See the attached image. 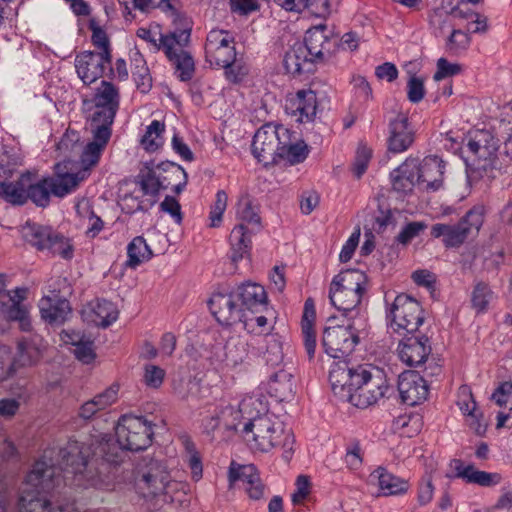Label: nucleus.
Instances as JSON below:
<instances>
[{
    "label": "nucleus",
    "mask_w": 512,
    "mask_h": 512,
    "mask_svg": "<svg viewBox=\"0 0 512 512\" xmlns=\"http://www.w3.org/2000/svg\"><path fill=\"white\" fill-rule=\"evenodd\" d=\"M98 444L91 448L78 441H68L65 446L49 448L39 460H45L59 471L73 474L77 485L85 488H109L113 481L111 464L97 454Z\"/></svg>",
    "instance_id": "f257e3e1"
},
{
    "label": "nucleus",
    "mask_w": 512,
    "mask_h": 512,
    "mask_svg": "<svg viewBox=\"0 0 512 512\" xmlns=\"http://www.w3.org/2000/svg\"><path fill=\"white\" fill-rule=\"evenodd\" d=\"M116 441L104 436L98 442L97 454L101 455L111 467L123 461L124 450L140 451L150 446L153 430L151 422L142 416L123 415L115 428Z\"/></svg>",
    "instance_id": "f03ea898"
},
{
    "label": "nucleus",
    "mask_w": 512,
    "mask_h": 512,
    "mask_svg": "<svg viewBox=\"0 0 512 512\" xmlns=\"http://www.w3.org/2000/svg\"><path fill=\"white\" fill-rule=\"evenodd\" d=\"M55 467L37 460L28 472L19 497V512H80L73 503L53 505L44 493L54 486Z\"/></svg>",
    "instance_id": "7ed1b4c3"
},
{
    "label": "nucleus",
    "mask_w": 512,
    "mask_h": 512,
    "mask_svg": "<svg viewBox=\"0 0 512 512\" xmlns=\"http://www.w3.org/2000/svg\"><path fill=\"white\" fill-rule=\"evenodd\" d=\"M261 407L254 416L243 423L242 432L251 446L261 452H268L274 447L283 449V458L289 462L294 452L295 437L291 429L286 428L277 418L261 414Z\"/></svg>",
    "instance_id": "20e7f679"
},
{
    "label": "nucleus",
    "mask_w": 512,
    "mask_h": 512,
    "mask_svg": "<svg viewBox=\"0 0 512 512\" xmlns=\"http://www.w3.org/2000/svg\"><path fill=\"white\" fill-rule=\"evenodd\" d=\"M466 147L474 157L467 172L469 181L493 178L498 165L500 140L489 130H477L469 136Z\"/></svg>",
    "instance_id": "39448f33"
},
{
    "label": "nucleus",
    "mask_w": 512,
    "mask_h": 512,
    "mask_svg": "<svg viewBox=\"0 0 512 512\" xmlns=\"http://www.w3.org/2000/svg\"><path fill=\"white\" fill-rule=\"evenodd\" d=\"M485 217V209L481 205L471 208L457 223H436L431 227V235L441 238L446 248H458L470 236L479 233Z\"/></svg>",
    "instance_id": "423d86ee"
},
{
    "label": "nucleus",
    "mask_w": 512,
    "mask_h": 512,
    "mask_svg": "<svg viewBox=\"0 0 512 512\" xmlns=\"http://www.w3.org/2000/svg\"><path fill=\"white\" fill-rule=\"evenodd\" d=\"M191 25L184 20L181 29H174L164 38V53L172 65L175 67L178 78L181 81H189L195 72V63L193 57L185 47L190 41Z\"/></svg>",
    "instance_id": "0eeeda50"
},
{
    "label": "nucleus",
    "mask_w": 512,
    "mask_h": 512,
    "mask_svg": "<svg viewBox=\"0 0 512 512\" xmlns=\"http://www.w3.org/2000/svg\"><path fill=\"white\" fill-rule=\"evenodd\" d=\"M177 483L171 481L166 466L159 460L145 457L138 464L136 487L144 498L168 494Z\"/></svg>",
    "instance_id": "6e6552de"
},
{
    "label": "nucleus",
    "mask_w": 512,
    "mask_h": 512,
    "mask_svg": "<svg viewBox=\"0 0 512 512\" xmlns=\"http://www.w3.org/2000/svg\"><path fill=\"white\" fill-rule=\"evenodd\" d=\"M287 140L288 129L282 125L265 124L254 135L252 153L265 166L276 164L281 143Z\"/></svg>",
    "instance_id": "1a4fd4ad"
},
{
    "label": "nucleus",
    "mask_w": 512,
    "mask_h": 512,
    "mask_svg": "<svg viewBox=\"0 0 512 512\" xmlns=\"http://www.w3.org/2000/svg\"><path fill=\"white\" fill-rule=\"evenodd\" d=\"M92 102L95 110L91 116L90 125L111 128L119 109L118 88L111 82L101 81L100 86L95 90Z\"/></svg>",
    "instance_id": "9d476101"
},
{
    "label": "nucleus",
    "mask_w": 512,
    "mask_h": 512,
    "mask_svg": "<svg viewBox=\"0 0 512 512\" xmlns=\"http://www.w3.org/2000/svg\"><path fill=\"white\" fill-rule=\"evenodd\" d=\"M358 343L359 330L354 322L327 327L323 332V348L332 358L349 355Z\"/></svg>",
    "instance_id": "9b49d317"
},
{
    "label": "nucleus",
    "mask_w": 512,
    "mask_h": 512,
    "mask_svg": "<svg viewBox=\"0 0 512 512\" xmlns=\"http://www.w3.org/2000/svg\"><path fill=\"white\" fill-rule=\"evenodd\" d=\"M389 315L392 317V325L396 331L403 330L407 333H414L424 322L420 303L405 294L395 297Z\"/></svg>",
    "instance_id": "f8f14e48"
},
{
    "label": "nucleus",
    "mask_w": 512,
    "mask_h": 512,
    "mask_svg": "<svg viewBox=\"0 0 512 512\" xmlns=\"http://www.w3.org/2000/svg\"><path fill=\"white\" fill-rule=\"evenodd\" d=\"M233 35L226 30H211L206 38L205 56L211 66H227L236 56Z\"/></svg>",
    "instance_id": "ddd939ff"
},
{
    "label": "nucleus",
    "mask_w": 512,
    "mask_h": 512,
    "mask_svg": "<svg viewBox=\"0 0 512 512\" xmlns=\"http://www.w3.org/2000/svg\"><path fill=\"white\" fill-rule=\"evenodd\" d=\"M303 44L311 60L324 62L331 59L338 51L339 38L333 35L325 25H318L306 32Z\"/></svg>",
    "instance_id": "4468645a"
},
{
    "label": "nucleus",
    "mask_w": 512,
    "mask_h": 512,
    "mask_svg": "<svg viewBox=\"0 0 512 512\" xmlns=\"http://www.w3.org/2000/svg\"><path fill=\"white\" fill-rule=\"evenodd\" d=\"M111 54L83 51L75 57L78 77L85 85H90L101 78L106 68H111Z\"/></svg>",
    "instance_id": "2eb2a0df"
},
{
    "label": "nucleus",
    "mask_w": 512,
    "mask_h": 512,
    "mask_svg": "<svg viewBox=\"0 0 512 512\" xmlns=\"http://www.w3.org/2000/svg\"><path fill=\"white\" fill-rule=\"evenodd\" d=\"M230 486L237 483L247 492L253 500H259L264 494V485L260 479L257 468L252 465H240L232 462L229 468Z\"/></svg>",
    "instance_id": "dca6fc26"
},
{
    "label": "nucleus",
    "mask_w": 512,
    "mask_h": 512,
    "mask_svg": "<svg viewBox=\"0 0 512 512\" xmlns=\"http://www.w3.org/2000/svg\"><path fill=\"white\" fill-rule=\"evenodd\" d=\"M93 140L85 146L82 144L80 162L82 166L81 171H88L98 164L103 150L110 140L112 130L109 127H102L98 125H90Z\"/></svg>",
    "instance_id": "f3484780"
},
{
    "label": "nucleus",
    "mask_w": 512,
    "mask_h": 512,
    "mask_svg": "<svg viewBox=\"0 0 512 512\" xmlns=\"http://www.w3.org/2000/svg\"><path fill=\"white\" fill-rule=\"evenodd\" d=\"M236 301L234 292L230 294L216 293L210 298L208 304L218 322L224 325H231L242 320L245 316V313H242V309Z\"/></svg>",
    "instance_id": "a211bd4d"
},
{
    "label": "nucleus",
    "mask_w": 512,
    "mask_h": 512,
    "mask_svg": "<svg viewBox=\"0 0 512 512\" xmlns=\"http://www.w3.org/2000/svg\"><path fill=\"white\" fill-rule=\"evenodd\" d=\"M457 406L465 416L467 425L477 434L483 435L487 429L483 413L478 408L469 386H461L458 393Z\"/></svg>",
    "instance_id": "6ab92c4d"
},
{
    "label": "nucleus",
    "mask_w": 512,
    "mask_h": 512,
    "mask_svg": "<svg viewBox=\"0 0 512 512\" xmlns=\"http://www.w3.org/2000/svg\"><path fill=\"white\" fill-rule=\"evenodd\" d=\"M444 163L438 156H428L420 163L417 160L418 185L427 191H437L443 183Z\"/></svg>",
    "instance_id": "aec40b11"
},
{
    "label": "nucleus",
    "mask_w": 512,
    "mask_h": 512,
    "mask_svg": "<svg viewBox=\"0 0 512 512\" xmlns=\"http://www.w3.org/2000/svg\"><path fill=\"white\" fill-rule=\"evenodd\" d=\"M234 293L237 301L240 302L238 304L242 309V313L246 310L257 313L267 307V293L264 287L257 283H242Z\"/></svg>",
    "instance_id": "412c9836"
},
{
    "label": "nucleus",
    "mask_w": 512,
    "mask_h": 512,
    "mask_svg": "<svg viewBox=\"0 0 512 512\" xmlns=\"http://www.w3.org/2000/svg\"><path fill=\"white\" fill-rule=\"evenodd\" d=\"M413 141L414 133L408 118L403 114H398L395 119L389 122L388 150L392 153L404 152Z\"/></svg>",
    "instance_id": "4be33fe9"
},
{
    "label": "nucleus",
    "mask_w": 512,
    "mask_h": 512,
    "mask_svg": "<svg viewBox=\"0 0 512 512\" xmlns=\"http://www.w3.org/2000/svg\"><path fill=\"white\" fill-rule=\"evenodd\" d=\"M261 406L262 411H266L267 407L259 399L255 397H248L243 399L238 408L233 406H225L222 410V422L224 428L228 431H237L238 427L242 423V420L248 421V418L254 416L251 408H257Z\"/></svg>",
    "instance_id": "5701e85b"
},
{
    "label": "nucleus",
    "mask_w": 512,
    "mask_h": 512,
    "mask_svg": "<svg viewBox=\"0 0 512 512\" xmlns=\"http://www.w3.org/2000/svg\"><path fill=\"white\" fill-rule=\"evenodd\" d=\"M451 466L455 471V477L463 479L468 484L492 487L502 481L501 474L478 470L472 464L465 465L460 459H454Z\"/></svg>",
    "instance_id": "b1692460"
},
{
    "label": "nucleus",
    "mask_w": 512,
    "mask_h": 512,
    "mask_svg": "<svg viewBox=\"0 0 512 512\" xmlns=\"http://www.w3.org/2000/svg\"><path fill=\"white\" fill-rule=\"evenodd\" d=\"M400 359L409 366L425 362L431 353V346L427 336L408 337L398 347Z\"/></svg>",
    "instance_id": "393cba45"
},
{
    "label": "nucleus",
    "mask_w": 512,
    "mask_h": 512,
    "mask_svg": "<svg viewBox=\"0 0 512 512\" xmlns=\"http://www.w3.org/2000/svg\"><path fill=\"white\" fill-rule=\"evenodd\" d=\"M118 314L116 306L105 299L91 301L82 311L85 321L104 328L116 321Z\"/></svg>",
    "instance_id": "a878e982"
},
{
    "label": "nucleus",
    "mask_w": 512,
    "mask_h": 512,
    "mask_svg": "<svg viewBox=\"0 0 512 512\" xmlns=\"http://www.w3.org/2000/svg\"><path fill=\"white\" fill-rule=\"evenodd\" d=\"M286 111L298 115L297 121L310 122L314 119L317 109L316 93L312 90H300L286 102Z\"/></svg>",
    "instance_id": "bb28decb"
},
{
    "label": "nucleus",
    "mask_w": 512,
    "mask_h": 512,
    "mask_svg": "<svg viewBox=\"0 0 512 512\" xmlns=\"http://www.w3.org/2000/svg\"><path fill=\"white\" fill-rule=\"evenodd\" d=\"M39 309L42 318L51 324L64 322L71 311L69 301L57 294L43 297Z\"/></svg>",
    "instance_id": "cd10ccee"
},
{
    "label": "nucleus",
    "mask_w": 512,
    "mask_h": 512,
    "mask_svg": "<svg viewBox=\"0 0 512 512\" xmlns=\"http://www.w3.org/2000/svg\"><path fill=\"white\" fill-rule=\"evenodd\" d=\"M417 170V159H406L391 173L393 189L404 194L412 192L414 186L418 184Z\"/></svg>",
    "instance_id": "c85d7f7f"
},
{
    "label": "nucleus",
    "mask_w": 512,
    "mask_h": 512,
    "mask_svg": "<svg viewBox=\"0 0 512 512\" xmlns=\"http://www.w3.org/2000/svg\"><path fill=\"white\" fill-rule=\"evenodd\" d=\"M34 175L27 172L25 181V203L31 200L38 207H46L52 194L51 177L33 180Z\"/></svg>",
    "instance_id": "c756f323"
},
{
    "label": "nucleus",
    "mask_w": 512,
    "mask_h": 512,
    "mask_svg": "<svg viewBox=\"0 0 512 512\" xmlns=\"http://www.w3.org/2000/svg\"><path fill=\"white\" fill-rule=\"evenodd\" d=\"M158 166L162 189H171L176 194H180L188 180V175L184 168L179 164L169 161L162 162Z\"/></svg>",
    "instance_id": "7c9ffc66"
},
{
    "label": "nucleus",
    "mask_w": 512,
    "mask_h": 512,
    "mask_svg": "<svg viewBox=\"0 0 512 512\" xmlns=\"http://www.w3.org/2000/svg\"><path fill=\"white\" fill-rule=\"evenodd\" d=\"M314 61L311 60L309 53L306 51V46L297 42L286 51L283 65L288 74L297 76L308 70L307 66Z\"/></svg>",
    "instance_id": "2f4dec72"
},
{
    "label": "nucleus",
    "mask_w": 512,
    "mask_h": 512,
    "mask_svg": "<svg viewBox=\"0 0 512 512\" xmlns=\"http://www.w3.org/2000/svg\"><path fill=\"white\" fill-rule=\"evenodd\" d=\"M394 386H353L351 404L364 409L378 402Z\"/></svg>",
    "instance_id": "473e14b6"
},
{
    "label": "nucleus",
    "mask_w": 512,
    "mask_h": 512,
    "mask_svg": "<svg viewBox=\"0 0 512 512\" xmlns=\"http://www.w3.org/2000/svg\"><path fill=\"white\" fill-rule=\"evenodd\" d=\"M64 341L74 346L73 353L79 361L90 364L96 358L94 341L90 336L79 333H66Z\"/></svg>",
    "instance_id": "72a5a7b5"
},
{
    "label": "nucleus",
    "mask_w": 512,
    "mask_h": 512,
    "mask_svg": "<svg viewBox=\"0 0 512 512\" xmlns=\"http://www.w3.org/2000/svg\"><path fill=\"white\" fill-rule=\"evenodd\" d=\"M249 227L244 223L236 225L230 233V244H231V260L233 263H237L243 259L249 253L251 246V235Z\"/></svg>",
    "instance_id": "f704fd0d"
},
{
    "label": "nucleus",
    "mask_w": 512,
    "mask_h": 512,
    "mask_svg": "<svg viewBox=\"0 0 512 512\" xmlns=\"http://www.w3.org/2000/svg\"><path fill=\"white\" fill-rule=\"evenodd\" d=\"M236 216L240 223L249 227V232L256 233L261 229V218L258 207L253 204L249 195L239 197L236 205Z\"/></svg>",
    "instance_id": "c9c22d12"
},
{
    "label": "nucleus",
    "mask_w": 512,
    "mask_h": 512,
    "mask_svg": "<svg viewBox=\"0 0 512 512\" xmlns=\"http://www.w3.org/2000/svg\"><path fill=\"white\" fill-rule=\"evenodd\" d=\"M361 292L330 286L329 298L332 305L344 314L356 309L362 298Z\"/></svg>",
    "instance_id": "e433bc0d"
},
{
    "label": "nucleus",
    "mask_w": 512,
    "mask_h": 512,
    "mask_svg": "<svg viewBox=\"0 0 512 512\" xmlns=\"http://www.w3.org/2000/svg\"><path fill=\"white\" fill-rule=\"evenodd\" d=\"M86 177L87 173L81 170L77 173L59 174L57 178L51 177L52 194L57 197H64L73 192Z\"/></svg>",
    "instance_id": "4c0bfd02"
},
{
    "label": "nucleus",
    "mask_w": 512,
    "mask_h": 512,
    "mask_svg": "<svg viewBox=\"0 0 512 512\" xmlns=\"http://www.w3.org/2000/svg\"><path fill=\"white\" fill-rule=\"evenodd\" d=\"M26 173L15 181L0 182V198L12 205L25 204Z\"/></svg>",
    "instance_id": "58836bf2"
},
{
    "label": "nucleus",
    "mask_w": 512,
    "mask_h": 512,
    "mask_svg": "<svg viewBox=\"0 0 512 512\" xmlns=\"http://www.w3.org/2000/svg\"><path fill=\"white\" fill-rule=\"evenodd\" d=\"M372 476L377 477L379 488L384 495H396L405 493L408 490V482L389 473L386 469L377 468Z\"/></svg>",
    "instance_id": "ea45409f"
},
{
    "label": "nucleus",
    "mask_w": 512,
    "mask_h": 512,
    "mask_svg": "<svg viewBox=\"0 0 512 512\" xmlns=\"http://www.w3.org/2000/svg\"><path fill=\"white\" fill-rule=\"evenodd\" d=\"M308 156L307 145L303 142H293L290 132L288 131V140L282 141L278 153V162L287 161L291 165L303 162Z\"/></svg>",
    "instance_id": "a19ab883"
},
{
    "label": "nucleus",
    "mask_w": 512,
    "mask_h": 512,
    "mask_svg": "<svg viewBox=\"0 0 512 512\" xmlns=\"http://www.w3.org/2000/svg\"><path fill=\"white\" fill-rule=\"evenodd\" d=\"M53 232L52 228L35 223H27L22 228L24 240L36 247L38 250L46 249Z\"/></svg>",
    "instance_id": "79ce46f5"
},
{
    "label": "nucleus",
    "mask_w": 512,
    "mask_h": 512,
    "mask_svg": "<svg viewBox=\"0 0 512 512\" xmlns=\"http://www.w3.org/2000/svg\"><path fill=\"white\" fill-rule=\"evenodd\" d=\"M128 260L126 266L136 268L141 263L148 261L153 256L150 247L142 236L132 239L127 247Z\"/></svg>",
    "instance_id": "37998d69"
},
{
    "label": "nucleus",
    "mask_w": 512,
    "mask_h": 512,
    "mask_svg": "<svg viewBox=\"0 0 512 512\" xmlns=\"http://www.w3.org/2000/svg\"><path fill=\"white\" fill-rule=\"evenodd\" d=\"M366 281L365 274L356 269H350L340 272L336 275L332 282L331 286L339 287L343 289L353 290L357 292H364V283Z\"/></svg>",
    "instance_id": "c03bdc74"
},
{
    "label": "nucleus",
    "mask_w": 512,
    "mask_h": 512,
    "mask_svg": "<svg viewBox=\"0 0 512 512\" xmlns=\"http://www.w3.org/2000/svg\"><path fill=\"white\" fill-rule=\"evenodd\" d=\"M2 308L4 309L9 325L11 321H18L20 328L23 331H29L31 329L28 310L25 305L20 303V301H16L13 297H9L7 303L2 302Z\"/></svg>",
    "instance_id": "a18cd8bd"
},
{
    "label": "nucleus",
    "mask_w": 512,
    "mask_h": 512,
    "mask_svg": "<svg viewBox=\"0 0 512 512\" xmlns=\"http://www.w3.org/2000/svg\"><path fill=\"white\" fill-rule=\"evenodd\" d=\"M32 354H36L33 347L27 343L20 342L18 344V359L14 362L0 363V381L8 380L16 372V363L21 365H30L33 363Z\"/></svg>",
    "instance_id": "49530a36"
},
{
    "label": "nucleus",
    "mask_w": 512,
    "mask_h": 512,
    "mask_svg": "<svg viewBox=\"0 0 512 512\" xmlns=\"http://www.w3.org/2000/svg\"><path fill=\"white\" fill-rule=\"evenodd\" d=\"M180 2L179 0H135V8L141 11L148 9L159 8L165 13H170L173 17V24L176 21L184 23L185 19H182L178 14Z\"/></svg>",
    "instance_id": "de8ad7c7"
},
{
    "label": "nucleus",
    "mask_w": 512,
    "mask_h": 512,
    "mask_svg": "<svg viewBox=\"0 0 512 512\" xmlns=\"http://www.w3.org/2000/svg\"><path fill=\"white\" fill-rule=\"evenodd\" d=\"M350 371L351 376L348 380L350 384H367L370 381L380 382L384 378L382 369L369 364L358 365L355 368H350Z\"/></svg>",
    "instance_id": "09e8293b"
},
{
    "label": "nucleus",
    "mask_w": 512,
    "mask_h": 512,
    "mask_svg": "<svg viewBox=\"0 0 512 512\" xmlns=\"http://www.w3.org/2000/svg\"><path fill=\"white\" fill-rule=\"evenodd\" d=\"M394 390L398 392L401 402L408 406L421 404L429 394V386H394Z\"/></svg>",
    "instance_id": "8fccbe9b"
},
{
    "label": "nucleus",
    "mask_w": 512,
    "mask_h": 512,
    "mask_svg": "<svg viewBox=\"0 0 512 512\" xmlns=\"http://www.w3.org/2000/svg\"><path fill=\"white\" fill-rule=\"evenodd\" d=\"M493 297L494 293L487 283L477 282L471 293L472 308L477 313L486 312Z\"/></svg>",
    "instance_id": "3c124183"
},
{
    "label": "nucleus",
    "mask_w": 512,
    "mask_h": 512,
    "mask_svg": "<svg viewBox=\"0 0 512 512\" xmlns=\"http://www.w3.org/2000/svg\"><path fill=\"white\" fill-rule=\"evenodd\" d=\"M164 123L153 120L142 136L141 144L146 151L154 152L163 144Z\"/></svg>",
    "instance_id": "603ef678"
},
{
    "label": "nucleus",
    "mask_w": 512,
    "mask_h": 512,
    "mask_svg": "<svg viewBox=\"0 0 512 512\" xmlns=\"http://www.w3.org/2000/svg\"><path fill=\"white\" fill-rule=\"evenodd\" d=\"M141 189L145 195L156 196L162 189L159 166L155 169L147 168L138 176Z\"/></svg>",
    "instance_id": "864d4df0"
},
{
    "label": "nucleus",
    "mask_w": 512,
    "mask_h": 512,
    "mask_svg": "<svg viewBox=\"0 0 512 512\" xmlns=\"http://www.w3.org/2000/svg\"><path fill=\"white\" fill-rule=\"evenodd\" d=\"M180 441L185 449L187 462L191 468L193 478L198 480L202 476V462L196 446L188 435H181Z\"/></svg>",
    "instance_id": "5fc2aeb1"
},
{
    "label": "nucleus",
    "mask_w": 512,
    "mask_h": 512,
    "mask_svg": "<svg viewBox=\"0 0 512 512\" xmlns=\"http://www.w3.org/2000/svg\"><path fill=\"white\" fill-rule=\"evenodd\" d=\"M82 143L76 131L67 130L57 144V150L66 158L73 157L80 153Z\"/></svg>",
    "instance_id": "6e6d98bb"
},
{
    "label": "nucleus",
    "mask_w": 512,
    "mask_h": 512,
    "mask_svg": "<svg viewBox=\"0 0 512 512\" xmlns=\"http://www.w3.org/2000/svg\"><path fill=\"white\" fill-rule=\"evenodd\" d=\"M135 70L133 71V79L136 87L142 93H147L152 87V77L145 61L139 57L135 60Z\"/></svg>",
    "instance_id": "4d7b16f0"
},
{
    "label": "nucleus",
    "mask_w": 512,
    "mask_h": 512,
    "mask_svg": "<svg viewBox=\"0 0 512 512\" xmlns=\"http://www.w3.org/2000/svg\"><path fill=\"white\" fill-rule=\"evenodd\" d=\"M47 250L54 255H59L64 259H71L73 256V248L69 240L60 234L53 232L50 241H48Z\"/></svg>",
    "instance_id": "13d9d810"
},
{
    "label": "nucleus",
    "mask_w": 512,
    "mask_h": 512,
    "mask_svg": "<svg viewBox=\"0 0 512 512\" xmlns=\"http://www.w3.org/2000/svg\"><path fill=\"white\" fill-rule=\"evenodd\" d=\"M92 31L91 41L95 47L99 49L97 53L107 52L111 54L110 42L106 32L98 25L95 19H90L88 24Z\"/></svg>",
    "instance_id": "bf43d9fd"
},
{
    "label": "nucleus",
    "mask_w": 512,
    "mask_h": 512,
    "mask_svg": "<svg viewBox=\"0 0 512 512\" xmlns=\"http://www.w3.org/2000/svg\"><path fill=\"white\" fill-rule=\"evenodd\" d=\"M228 196L224 190H219L216 193V199L210 211V226L218 227L222 222L223 213L227 207Z\"/></svg>",
    "instance_id": "052dcab7"
},
{
    "label": "nucleus",
    "mask_w": 512,
    "mask_h": 512,
    "mask_svg": "<svg viewBox=\"0 0 512 512\" xmlns=\"http://www.w3.org/2000/svg\"><path fill=\"white\" fill-rule=\"evenodd\" d=\"M470 36L460 29H454L449 36L446 47L453 54L466 50L470 45Z\"/></svg>",
    "instance_id": "680f3d73"
},
{
    "label": "nucleus",
    "mask_w": 512,
    "mask_h": 512,
    "mask_svg": "<svg viewBox=\"0 0 512 512\" xmlns=\"http://www.w3.org/2000/svg\"><path fill=\"white\" fill-rule=\"evenodd\" d=\"M220 68L224 69L225 76L227 80L232 83H238L243 80V78L248 74V68L243 63L242 60L237 58V55L234 57V60L231 61L227 66H221Z\"/></svg>",
    "instance_id": "e2e57ef3"
},
{
    "label": "nucleus",
    "mask_w": 512,
    "mask_h": 512,
    "mask_svg": "<svg viewBox=\"0 0 512 512\" xmlns=\"http://www.w3.org/2000/svg\"><path fill=\"white\" fill-rule=\"evenodd\" d=\"M371 157L372 150L366 145H359L353 165V172L357 178H360L366 172Z\"/></svg>",
    "instance_id": "0e129e2a"
},
{
    "label": "nucleus",
    "mask_w": 512,
    "mask_h": 512,
    "mask_svg": "<svg viewBox=\"0 0 512 512\" xmlns=\"http://www.w3.org/2000/svg\"><path fill=\"white\" fill-rule=\"evenodd\" d=\"M228 3L231 13L239 16H248L260 9L257 0H229Z\"/></svg>",
    "instance_id": "69168bd1"
},
{
    "label": "nucleus",
    "mask_w": 512,
    "mask_h": 512,
    "mask_svg": "<svg viewBox=\"0 0 512 512\" xmlns=\"http://www.w3.org/2000/svg\"><path fill=\"white\" fill-rule=\"evenodd\" d=\"M425 228L426 225L423 222H410L401 230V232L396 237V240L402 245H407Z\"/></svg>",
    "instance_id": "338daca9"
},
{
    "label": "nucleus",
    "mask_w": 512,
    "mask_h": 512,
    "mask_svg": "<svg viewBox=\"0 0 512 512\" xmlns=\"http://www.w3.org/2000/svg\"><path fill=\"white\" fill-rule=\"evenodd\" d=\"M491 400L512 411V386H498L492 393Z\"/></svg>",
    "instance_id": "774afa93"
}]
</instances>
